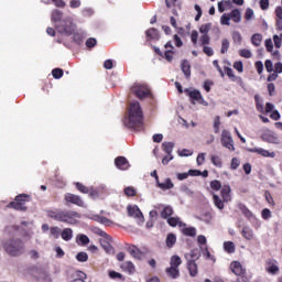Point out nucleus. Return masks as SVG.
Segmentation results:
<instances>
[{"instance_id": "f257e3e1", "label": "nucleus", "mask_w": 282, "mask_h": 282, "mask_svg": "<svg viewBox=\"0 0 282 282\" xmlns=\"http://www.w3.org/2000/svg\"><path fill=\"white\" fill-rule=\"evenodd\" d=\"M14 232H17V227H6L4 238L1 240L2 250L9 257H21L25 252V242L23 239L14 237Z\"/></svg>"}, {"instance_id": "f03ea898", "label": "nucleus", "mask_w": 282, "mask_h": 282, "mask_svg": "<svg viewBox=\"0 0 282 282\" xmlns=\"http://www.w3.org/2000/svg\"><path fill=\"white\" fill-rule=\"evenodd\" d=\"M142 107L140 106L139 101H132L130 104L128 116L123 119V124L128 129H134V131H140L142 127Z\"/></svg>"}, {"instance_id": "7ed1b4c3", "label": "nucleus", "mask_w": 282, "mask_h": 282, "mask_svg": "<svg viewBox=\"0 0 282 282\" xmlns=\"http://www.w3.org/2000/svg\"><path fill=\"white\" fill-rule=\"evenodd\" d=\"M46 215L55 221H61L62 224H69V226H76V224H78V219H80V214L70 209L47 210Z\"/></svg>"}, {"instance_id": "20e7f679", "label": "nucleus", "mask_w": 282, "mask_h": 282, "mask_svg": "<svg viewBox=\"0 0 282 282\" xmlns=\"http://www.w3.org/2000/svg\"><path fill=\"white\" fill-rule=\"evenodd\" d=\"M55 29L59 34H63L64 36H72V34L76 32V24L72 18H66L63 19L62 22L57 23Z\"/></svg>"}, {"instance_id": "39448f33", "label": "nucleus", "mask_w": 282, "mask_h": 282, "mask_svg": "<svg viewBox=\"0 0 282 282\" xmlns=\"http://www.w3.org/2000/svg\"><path fill=\"white\" fill-rule=\"evenodd\" d=\"M184 93L191 99L192 105H196V102H198V105H204V107H208V102L204 100V97L202 96V91L197 89L186 88Z\"/></svg>"}, {"instance_id": "423d86ee", "label": "nucleus", "mask_w": 282, "mask_h": 282, "mask_svg": "<svg viewBox=\"0 0 282 282\" xmlns=\"http://www.w3.org/2000/svg\"><path fill=\"white\" fill-rule=\"evenodd\" d=\"M131 91H132V94H134V96H137V98H139L140 100H142L143 98H147V97L151 96V89H149V86H148L147 84L135 83V84L131 87Z\"/></svg>"}, {"instance_id": "0eeeda50", "label": "nucleus", "mask_w": 282, "mask_h": 282, "mask_svg": "<svg viewBox=\"0 0 282 282\" xmlns=\"http://www.w3.org/2000/svg\"><path fill=\"white\" fill-rule=\"evenodd\" d=\"M30 196L26 194H20L15 196V202H11L8 205V208H13L14 210H28V207H25V202H29Z\"/></svg>"}, {"instance_id": "6e6552de", "label": "nucleus", "mask_w": 282, "mask_h": 282, "mask_svg": "<svg viewBox=\"0 0 282 282\" xmlns=\"http://www.w3.org/2000/svg\"><path fill=\"white\" fill-rule=\"evenodd\" d=\"M127 210L129 217L135 219L139 226H142V224H144V215L142 214V210H140V207H138V205H128Z\"/></svg>"}, {"instance_id": "1a4fd4ad", "label": "nucleus", "mask_w": 282, "mask_h": 282, "mask_svg": "<svg viewBox=\"0 0 282 282\" xmlns=\"http://www.w3.org/2000/svg\"><path fill=\"white\" fill-rule=\"evenodd\" d=\"M220 142L225 149L235 151V141L232 140V134H230L228 130L223 131Z\"/></svg>"}, {"instance_id": "9d476101", "label": "nucleus", "mask_w": 282, "mask_h": 282, "mask_svg": "<svg viewBox=\"0 0 282 282\" xmlns=\"http://www.w3.org/2000/svg\"><path fill=\"white\" fill-rule=\"evenodd\" d=\"M261 138L263 142H269V144H281V140H279V137L274 133V131L270 129H265L261 134Z\"/></svg>"}, {"instance_id": "9b49d317", "label": "nucleus", "mask_w": 282, "mask_h": 282, "mask_svg": "<svg viewBox=\"0 0 282 282\" xmlns=\"http://www.w3.org/2000/svg\"><path fill=\"white\" fill-rule=\"evenodd\" d=\"M65 202H67L68 204H74L75 206H79L80 208L85 206V202H83V198H80V196L75 194H69V193L66 194Z\"/></svg>"}, {"instance_id": "f8f14e48", "label": "nucleus", "mask_w": 282, "mask_h": 282, "mask_svg": "<svg viewBox=\"0 0 282 282\" xmlns=\"http://www.w3.org/2000/svg\"><path fill=\"white\" fill-rule=\"evenodd\" d=\"M249 153H258V155H262V158H275L276 153L270 152L262 148H249L247 149Z\"/></svg>"}, {"instance_id": "ddd939ff", "label": "nucleus", "mask_w": 282, "mask_h": 282, "mask_svg": "<svg viewBox=\"0 0 282 282\" xmlns=\"http://www.w3.org/2000/svg\"><path fill=\"white\" fill-rule=\"evenodd\" d=\"M230 270L234 274H236V276H241L246 274V269H243V267L241 265V262L239 261H232L230 263Z\"/></svg>"}, {"instance_id": "4468645a", "label": "nucleus", "mask_w": 282, "mask_h": 282, "mask_svg": "<svg viewBox=\"0 0 282 282\" xmlns=\"http://www.w3.org/2000/svg\"><path fill=\"white\" fill-rule=\"evenodd\" d=\"M112 240L113 238H111V236H107L106 238L99 240L101 248L108 254H110V252H113V247L111 246Z\"/></svg>"}, {"instance_id": "2eb2a0df", "label": "nucleus", "mask_w": 282, "mask_h": 282, "mask_svg": "<svg viewBox=\"0 0 282 282\" xmlns=\"http://www.w3.org/2000/svg\"><path fill=\"white\" fill-rule=\"evenodd\" d=\"M115 165L117 166V169H119V171H127L129 166H131L129 164V161L124 156H118L115 160Z\"/></svg>"}, {"instance_id": "dca6fc26", "label": "nucleus", "mask_w": 282, "mask_h": 282, "mask_svg": "<svg viewBox=\"0 0 282 282\" xmlns=\"http://www.w3.org/2000/svg\"><path fill=\"white\" fill-rule=\"evenodd\" d=\"M73 40L75 43H77V45H80L85 39H87V32H85L84 30H76L73 33Z\"/></svg>"}, {"instance_id": "f3484780", "label": "nucleus", "mask_w": 282, "mask_h": 282, "mask_svg": "<svg viewBox=\"0 0 282 282\" xmlns=\"http://www.w3.org/2000/svg\"><path fill=\"white\" fill-rule=\"evenodd\" d=\"M197 241H198V243L200 246V250L203 252V257H205V259H210V251H208L207 248L204 249V247H202V246H206V238H205V236H203V235L198 236L197 237Z\"/></svg>"}, {"instance_id": "a211bd4d", "label": "nucleus", "mask_w": 282, "mask_h": 282, "mask_svg": "<svg viewBox=\"0 0 282 282\" xmlns=\"http://www.w3.org/2000/svg\"><path fill=\"white\" fill-rule=\"evenodd\" d=\"M127 251L129 252V254H131V257H133V259H138V261L142 259V251L138 247L130 245L127 248Z\"/></svg>"}, {"instance_id": "6ab92c4d", "label": "nucleus", "mask_w": 282, "mask_h": 282, "mask_svg": "<svg viewBox=\"0 0 282 282\" xmlns=\"http://www.w3.org/2000/svg\"><path fill=\"white\" fill-rule=\"evenodd\" d=\"M167 224L172 228H175L176 226L178 228H186V223H183L182 219H180V217H170V218H167Z\"/></svg>"}, {"instance_id": "aec40b11", "label": "nucleus", "mask_w": 282, "mask_h": 282, "mask_svg": "<svg viewBox=\"0 0 282 282\" xmlns=\"http://www.w3.org/2000/svg\"><path fill=\"white\" fill-rule=\"evenodd\" d=\"M122 272H127V274H135V264L131 261H126L121 264Z\"/></svg>"}, {"instance_id": "412c9836", "label": "nucleus", "mask_w": 282, "mask_h": 282, "mask_svg": "<svg viewBox=\"0 0 282 282\" xmlns=\"http://www.w3.org/2000/svg\"><path fill=\"white\" fill-rule=\"evenodd\" d=\"M159 188L161 191H171V188L175 187V184H173V181L171 178H165L163 183H160V181L156 182Z\"/></svg>"}, {"instance_id": "4be33fe9", "label": "nucleus", "mask_w": 282, "mask_h": 282, "mask_svg": "<svg viewBox=\"0 0 282 282\" xmlns=\"http://www.w3.org/2000/svg\"><path fill=\"white\" fill-rule=\"evenodd\" d=\"M199 249L191 250V252L185 253V259L187 262H195L199 259Z\"/></svg>"}, {"instance_id": "5701e85b", "label": "nucleus", "mask_w": 282, "mask_h": 282, "mask_svg": "<svg viewBox=\"0 0 282 282\" xmlns=\"http://www.w3.org/2000/svg\"><path fill=\"white\" fill-rule=\"evenodd\" d=\"M61 237L63 241H72V239H74V230L72 228H64Z\"/></svg>"}, {"instance_id": "b1692460", "label": "nucleus", "mask_w": 282, "mask_h": 282, "mask_svg": "<svg viewBox=\"0 0 282 282\" xmlns=\"http://www.w3.org/2000/svg\"><path fill=\"white\" fill-rule=\"evenodd\" d=\"M52 22L54 23L55 28L57 23H63V12L57 9L53 10Z\"/></svg>"}, {"instance_id": "393cba45", "label": "nucleus", "mask_w": 282, "mask_h": 282, "mask_svg": "<svg viewBox=\"0 0 282 282\" xmlns=\"http://www.w3.org/2000/svg\"><path fill=\"white\" fill-rule=\"evenodd\" d=\"M241 235L247 239V241H252V239H254V230L248 226L242 228Z\"/></svg>"}, {"instance_id": "a878e982", "label": "nucleus", "mask_w": 282, "mask_h": 282, "mask_svg": "<svg viewBox=\"0 0 282 282\" xmlns=\"http://www.w3.org/2000/svg\"><path fill=\"white\" fill-rule=\"evenodd\" d=\"M221 198L224 202H226V204H228V202L232 200V196L230 195V186L225 185L221 189Z\"/></svg>"}, {"instance_id": "bb28decb", "label": "nucleus", "mask_w": 282, "mask_h": 282, "mask_svg": "<svg viewBox=\"0 0 282 282\" xmlns=\"http://www.w3.org/2000/svg\"><path fill=\"white\" fill-rule=\"evenodd\" d=\"M181 69L185 76V78H191V63L186 59H184L181 63Z\"/></svg>"}, {"instance_id": "cd10ccee", "label": "nucleus", "mask_w": 282, "mask_h": 282, "mask_svg": "<svg viewBox=\"0 0 282 282\" xmlns=\"http://www.w3.org/2000/svg\"><path fill=\"white\" fill-rule=\"evenodd\" d=\"M229 19L234 21V23H241V11H239V9H234L229 13Z\"/></svg>"}, {"instance_id": "c85d7f7f", "label": "nucleus", "mask_w": 282, "mask_h": 282, "mask_svg": "<svg viewBox=\"0 0 282 282\" xmlns=\"http://www.w3.org/2000/svg\"><path fill=\"white\" fill-rule=\"evenodd\" d=\"M173 149H175L174 142H163L162 143V151L166 153V155H173Z\"/></svg>"}, {"instance_id": "c756f323", "label": "nucleus", "mask_w": 282, "mask_h": 282, "mask_svg": "<svg viewBox=\"0 0 282 282\" xmlns=\"http://www.w3.org/2000/svg\"><path fill=\"white\" fill-rule=\"evenodd\" d=\"M165 243H166L167 248H173V246H175V243H177V236H175V234H167Z\"/></svg>"}, {"instance_id": "7c9ffc66", "label": "nucleus", "mask_w": 282, "mask_h": 282, "mask_svg": "<svg viewBox=\"0 0 282 282\" xmlns=\"http://www.w3.org/2000/svg\"><path fill=\"white\" fill-rule=\"evenodd\" d=\"M76 243L78 246H87L89 243V237L87 235L79 234L76 237Z\"/></svg>"}, {"instance_id": "2f4dec72", "label": "nucleus", "mask_w": 282, "mask_h": 282, "mask_svg": "<svg viewBox=\"0 0 282 282\" xmlns=\"http://www.w3.org/2000/svg\"><path fill=\"white\" fill-rule=\"evenodd\" d=\"M166 274L171 276V279H177L180 276V268L177 267H170L165 270Z\"/></svg>"}, {"instance_id": "473e14b6", "label": "nucleus", "mask_w": 282, "mask_h": 282, "mask_svg": "<svg viewBox=\"0 0 282 282\" xmlns=\"http://www.w3.org/2000/svg\"><path fill=\"white\" fill-rule=\"evenodd\" d=\"M262 41H263V35H261V33H254L251 36V43L252 45H254V47L261 46Z\"/></svg>"}, {"instance_id": "72a5a7b5", "label": "nucleus", "mask_w": 282, "mask_h": 282, "mask_svg": "<svg viewBox=\"0 0 282 282\" xmlns=\"http://www.w3.org/2000/svg\"><path fill=\"white\" fill-rule=\"evenodd\" d=\"M171 215H173V207L165 206L161 212L162 219H170Z\"/></svg>"}, {"instance_id": "f704fd0d", "label": "nucleus", "mask_w": 282, "mask_h": 282, "mask_svg": "<svg viewBox=\"0 0 282 282\" xmlns=\"http://www.w3.org/2000/svg\"><path fill=\"white\" fill-rule=\"evenodd\" d=\"M76 260L79 263H87V261H89V254H87L85 251H80L76 254Z\"/></svg>"}, {"instance_id": "c9c22d12", "label": "nucleus", "mask_w": 282, "mask_h": 282, "mask_svg": "<svg viewBox=\"0 0 282 282\" xmlns=\"http://www.w3.org/2000/svg\"><path fill=\"white\" fill-rule=\"evenodd\" d=\"M187 270L189 272V276H197V263L196 262H187Z\"/></svg>"}, {"instance_id": "e433bc0d", "label": "nucleus", "mask_w": 282, "mask_h": 282, "mask_svg": "<svg viewBox=\"0 0 282 282\" xmlns=\"http://www.w3.org/2000/svg\"><path fill=\"white\" fill-rule=\"evenodd\" d=\"M183 235L186 237H195L197 235V229H195V227H183Z\"/></svg>"}, {"instance_id": "4c0bfd02", "label": "nucleus", "mask_w": 282, "mask_h": 282, "mask_svg": "<svg viewBox=\"0 0 282 282\" xmlns=\"http://www.w3.org/2000/svg\"><path fill=\"white\" fill-rule=\"evenodd\" d=\"M238 208H239V210H241V213L245 215V217H247V219H252V212H250V209H248V207H246V205L239 204Z\"/></svg>"}, {"instance_id": "58836bf2", "label": "nucleus", "mask_w": 282, "mask_h": 282, "mask_svg": "<svg viewBox=\"0 0 282 282\" xmlns=\"http://www.w3.org/2000/svg\"><path fill=\"white\" fill-rule=\"evenodd\" d=\"M172 268H180L182 265V258L180 256H173L170 261Z\"/></svg>"}, {"instance_id": "ea45409f", "label": "nucleus", "mask_w": 282, "mask_h": 282, "mask_svg": "<svg viewBox=\"0 0 282 282\" xmlns=\"http://www.w3.org/2000/svg\"><path fill=\"white\" fill-rule=\"evenodd\" d=\"M95 221H98V224H102V226H111V220L105 216H95Z\"/></svg>"}, {"instance_id": "a19ab883", "label": "nucleus", "mask_w": 282, "mask_h": 282, "mask_svg": "<svg viewBox=\"0 0 282 282\" xmlns=\"http://www.w3.org/2000/svg\"><path fill=\"white\" fill-rule=\"evenodd\" d=\"M123 193L127 197H135V195H138V191H135L133 186L126 187Z\"/></svg>"}, {"instance_id": "79ce46f5", "label": "nucleus", "mask_w": 282, "mask_h": 282, "mask_svg": "<svg viewBox=\"0 0 282 282\" xmlns=\"http://www.w3.org/2000/svg\"><path fill=\"white\" fill-rule=\"evenodd\" d=\"M224 199L219 198V196L214 195V204L216 206V208H218L219 210H224Z\"/></svg>"}, {"instance_id": "37998d69", "label": "nucleus", "mask_w": 282, "mask_h": 282, "mask_svg": "<svg viewBox=\"0 0 282 282\" xmlns=\"http://www.w3.org/2000/svg\"><path fill=\"white\" fill-rule=\"evenodd\" d=\"M224 249L229 254H232V252H235V242H232V241L225 242L224 243Z\"/></svg>"}, {"instance_id": "c03bdc74", "label": "nucleus", "mask_w": 282, "mask_h": 282, "mask_svg": "<svg viewBox=\"0 0 282 282\" xmlns=\"http://www.w3.org/2000/svg\"><path fill=\"white\" fill-rule=\"evenodd\" d=\"M210 28H213V25L210 23H207V24H203L200 28H199V32L202 35H205V36H208V32H210Z\"/></svg>"}, {"instance_id": "a18cd8bd", "label": "nucleus", "mask_w": 282, "mask_h": 282, "mask_svg": "<svg viewBox=\"0 0 282 282\" xmlns=\"http://www.w3.org/2000/svg\"><path fill=\"white\" fill-rule=\"evenodd\" d=\"M231 36H232L234 43H236L237 45H241L242 37L239 31H234Z\"/></svg>"}, {"instance_id": "49530a36", "label": "nucleus", "mask_w": 282, "mask_h": 282, "mask_svg": "<svg viewBox=\"0 0 282 282\" xmlns=\"http://www.w3.org/2000/svg\"><path fill=\"white\" fill-rule=\"evenodd\" d=\"M147 36H149V39H159L160 37V33H158L156 29H149L145 32Z\"/></svg>"}, {"instance_id": "de8ad7c7", "label": "nucleus", "mask_w": 282, "mask_h": 282, "mask_svg": "<svg viewBox=\"0 0 282 282\" xmlns=\"http://www.w3.org/2000/svg\"><path fill=\"white\" fill-rule=\"evenodd\" d=\"M230 14L224 13L220 18V25H230Z\"/></svg>"}, {"instance_id": "09e8293b", "label": "nucleus", "mask_w": 282, "mask_h": 282, "mask_svg": "<svg viewBox=\"0 0 282 282\" xmlns=\"http://www.w3.org/2000/svg\"><path fill=\"white\" fill-rule=\"evenodd\" d=\"M210 44V36L200 35L198 45L205 46Z\"/></svg>"}, {"instance_id": "8fccbe9b", "label": "nucleus", "mask_w": 282, "mask_h": 282, "mask_svg": "<svg viewBox=\"0 0 282 282\" xmlns=\"http://www.w3.org/2000/svg\"><path fill=\"white\" fill-rule=\"evenodd\" d=\"M52 75H53V78H55L56 80H58L59 78H63V69L61 68H54L52 70Z\"/></svg>"}, {"instance_id": "3c124183", "label": "nucleus", "mask_w": 282, "mask_h": 282, "mask_svg": "<svg viewBox=\"0 0 282 282\" xmlns=\"http://www.w3.org/2000/svg\"><path fill=\"white\" fill-rule=\"evenodd\" d=\"M50 232H51L52 237H55V239H58V237H61V235H62V231L58 227H52L50 229Z\"/></svg>"}, {"instance_id": "603ef678", "label": "nucleus", "mask_w": 282, "mask_h": 282, "mask_svg": "<svg viewBox=\"0 0 282 282\" xmlns=\"http://www.w3.org/2000/svg\"><path fill=\"white\" fill-rule=\"evenodd\" d=\"M228 47H230V42L227 39L223 40L220 50L221 54H226V52H228Z\"/></svg>"}, {"instance_id": "864d4df0", "label": "nucleus", "mask_w": 282, "mask_h": 282, "mask_svg": "<svg viewBox=\"0 0 282 282\" xmlns=\"http://www.w3.org/2000/svg\"><path fill=\"white\" fill-rule=\"evenodd\" d=\"M180 158H188L193 155V151L188 149L178 150Z\"/></svg>"}, {"instance_id": "5fc2aeb1", "label": "nucleus", "mask_w": 282, "mask_h": 282, "mask_svg": "<svg viewBox=\"0 0 282 282\" xmlns=\"http://www.w3.org/2000/svg\"><path fill=\"white\" fill-rule=\"evenodd\" d=\"M199 39V33L197 31H193L191 34V41L194 47H197V40Z\"/></svg>"}, {"instance_id": "6e6d98bb", "label": "nucleus", "mask_w": 282, "mask_h": 282, "mask_svg": "<svg viewBox=\"0 0 282 282\" xmlns=\"http://www.w3.org/2000/svg\"><path fill=\"white\" fill-rule=\"evenodd\" d=\"M240 56H242V58H252V52H250V50L243 48L239 51Z\"/></svg>"}, {"instance_id": "4d7b16f0", "label": "nucleus", "mask_w": 282, "mask_h": 282, "mask_svg": "<svg viewBox=\"0 0 282 282\" xmlns=\"http://www.w3.org/2000/svg\"><path fill=\"white\" fill-rule=\"evenodd\" d=\"M76 188L79 191V193L87 194L89 193V187L83 185L82 183H76Z\"/></svg>"}, {"instance_id": "13d9d810", "label": "nucleus", "mask_w": 282, "mask_h": 282, "mask_svg": "<svg viewBox=\"0 0 282 282\" xmlns=\"http://www.w3.org/2000/svg\"><path fill=\"white\" fill-rule=\"evenodd\" d=\"M264 45L267 47V52H272V50H274V43H272V39H267L264 41Z\"/></svg>"}, {"instance_id": "bf43d9fd", "label": "nucleus", "mask_w": 282, "mask_h": 282, "mask_svg": "<svg viewBox=\"0 0 282 282\" xmlns=\"http://www.w3.org/2000/svg\"><path fill=\"white\" fill-rule=\"evenodd\" d=\"M264 67L267 69V72H269V74H271V72H274V65L272 64V61L267 59L264 62Z\"/></svg>"}, {"instance_id": "052dcab7", "label": "nucleus", "mask_w": 282, "mask_h": 282, "mask_svg": "<svg viewBox=\"0 0 282 282\" xmlns=\"http://www.w3.org/2000/svg\"><path fill=\"white\" fill-rule=\"evenodd\" d=\"M188 177H189L188 172H183V173L176 174V180H178V182H184V180H188Z\"/></svg>"}, {"instance_id": "680f3d73", "label": "nucleus", "mask_w": 282, "mask_h": 282, "mask_svg": "<svg viewBox=\"0 0 282 282\" xmlns=\"http://www.w3.org/2000/svg\"><path fill=\"white\" fill-rule=\"evenodd\" d=\"M164 58H166V61L169 62V63H171L172 61H173V50H166L165 52H164Z\"/></svg>"}, {"instance_id": "e2e57ef3", "label": "nucleus", "mask_w": 282, "mask_h": 282, "mask_svg": "<svg viewBox=\"0 0 282 282\" xmlns=\"http://www.w3.org/2000/svg\"><path fill=\"white\" fill-rule=\"evenodd\" d=\"M173 159H174L173 154H166V155L162 159V164H163V166L169 165V162H172Z\"/></svg>"}, {"instance_id": "0e129e2a", "label": "nucleus", "mask_w": 282, "mask_h": 282, "mask_svg": "<svg viewBox=\"0 0 282 282\" xmlns=\"http://www.w3.org/2000/svg\"><path fill=\"white\" fill-rule=\"evenodd\" d=\"M261 215L262 219H270V217H272V212L269 208H264Z\"/></svg>"}, {"instance_id": "69168bd1", "label": "nucleus", "mask_w": 282, "mask_h": 282, "mask_svg": "<svg viewBox=\"0 0 282 282\" xmlns=\"http://www.w3.org/2000/svg\"><path fill=\"white\" fill-rule=\"evenodd\" d=\"M239 164H241V161H239V159L234 158L231 160V169L232 171H237V169H239Z\"/></svg>"}, {"instance_id": "338daca9", "label": "nucleus", "mask_w": 282, "mask_h": 282, "mask_svg": "<svg viewBox=\"0 0 282 282\" xmlns=\"http://www.w3.org/2000/svg\"><path fill=\"white\" fill-rule=\"evenodd\" d=\"M254 65H256V69L258 72V74H263V62L258 61V62H256Z\"/></svg>"}, {"instance_id": "774afa93", "label": "nucleus", "mask_w": 282, "mask_h": 282, "mask_svg": "<svg viewBox=\"0 0 282 282\" xmlns=\"http://www.w3.org/2000/svg\"><path fill=\"white\" fill-rule=\"evenodd\" d=\"M98 42L96 41V39H94V37H90V39H88L87 41H86V46L87 47H96V44H97Z\"/></svg>"}]
</instances>
